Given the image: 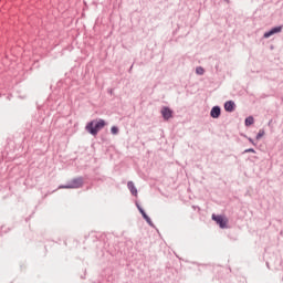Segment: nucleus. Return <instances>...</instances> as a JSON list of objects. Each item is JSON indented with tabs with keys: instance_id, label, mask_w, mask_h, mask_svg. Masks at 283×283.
Wrapping results in <instances>:
<instances>
[{
	"instance_id": "obj_2",
	"label": "nucleus",
	"mask_w": 283,
	"mask_h": 283,
	"mask_svg": "<svg viewBox=\"0 0 283 283\" xmlns=\"http://www.w3.org/2000/svg\"><path fill=\"white\" fill-rule=\"evenodd\" d=\"M80 187H83V178H75L66 186H60V189H80Z\"/></svg>"
},
{
	"instance_id": "obj_9",
	"label": "nucleus",
	"mask_w": 283,
	"mask_h": 283,
	"mask_svg": "<svg viewBox=\"0 0 283 283\" xmlns=\"http://www.w3.org/2000/svg\"><path fill=\"white\" fill-rule=\"evenodd\" d=\"M139 211H140L142 216H143V218H145L146 221L150 224L151 223V219L149 218V216H147V213H145V210L139 208Z\"/></svg>"
},
{
	"instance_id": "obj_4",
	"label": "nucleus",
	"mask_w": 283,
	"mask_h": 283,
	"mask_svg": "<svg viewBox=\"0 0 283 283\" xmlns=\"http://www.w3.org/2000/svg\"><path fill=\"white\" fill-rule=\"evenodd\" d=\"M282 32V27H274L270 31L263 33V36H273V34H280Z\"/></svg>"
},
{
	"instance_id": "obj_7",
	"label": "nucleus",
	"mask_w": 283,
	"mask_h": 283,
	"mask_svg": "<svg viewBox=\"0 0 283 283\" xmlns=\"http://www.w3.org/2000/svg\"><path fill=\"white\" fill-rule=\"evenodd\" d=\"M210 115L212 118H220V106L212 107Z\"/></svg>"
},
{
	"instance_id": "obj_14",
	"label": "nucleus",
	"mask_w": 283,
	"mask_h": 283,
	"mask_svg": "<svg viewBox=\"0 0 283 283\" xmlns=\"http://www.w3.org/2000/svg\"><path fill=\"white\" fill-rule=\"evenodd\" d=\"M249 153L255 154V149L249 148V149H245V150H244V154H249Z\"/></svg>"
},
{
	"instance_id": "obj_1",
	"label": "nucleus",
	"mask_w": 283,
	"mask_h": 283,
	"mask_svg": "<svg viewBox=\"0 0 283 283\" xmlns=\"http://www.w3.org/2000/svg\"><path fill=\"white\" fill-rule=\"evenodd\" d=\"M105 125H107V123H105V119H95V120L90 122L86 125L85 129L92 136H96L98 134V132H101V129H103V127H105Z\"/></svg>"
},
{
	"instance_id": "obj_8",
	"label": "nucleus",
	"mask_w": 283,
	"mask_h": 283,
	"mask_svg": "<svg viewBox=\"0 0 283 283\" xmlns=\"http://www.w3.org/2000/svg\"><path fill=\"white\" fill-rule=\"evenodd\" d=\"M127 187H128L129 191L133 193V196L138 195V190L136 189V186H134V184L132 181H128Z\"/></svg>"
},
{
	"instance_id": "obj_5",
	"label": "nucleus",
	"mask_w": 283,
	"mask_h": 283,
	"mask_svg": "<svg viewBox=\"0 0 283 283\" xmlns=\"http://www.w3.org/2000/svg\"><path fill=\"white\" fill-rule=\"evenodd\" d=\"M161 116L165 118V120H169L174 116V112L169 109V107H164L161 109Z\"/></svg>"
},
{
	"instance_id": "obj_6",
	"label": "nucleus",
	"mask_w": 283,
	"mask_h": 283,
	"mask_svg": "<svg viewBox=\"0 0 283 283\" xmlns=\"http://www.w3.org/2000/svg\"><path fill=\"white\" fill-rule=\"evenodd\" d=\"M224 109L226 112H233L235 109V103L233 101L226 102Z\"/></svg>"
},
{
	"instance_id": "obj_10",
	"label": "nucleus",
	"mask_w": 283,
	"mask_h": 283,
	"mask_svg": "<svg viewBox=\"0 0 283 283\" xmlns=\"http://www.w3.org/2000/svg\"><path fill=\"white\" fill-rule=\"evenodd\" d=\"M253 123H254V119H253L252 116L245 118V125H247V127L253 125Z\"/></svg>"
},
{
	"instance_id": "obj_13",
	"label": "nucleus",
	"mask_w": 283,
	"mask_h": 283,
	"mask_svg": "<svg viewBox=\"0 0 283 283\" xmlns=\"http://www.w3.org/2000/svg\"><path fill=\"white\" fill-rule=\"evenodd\" d=\"M111 132H112V134H113L114 136H116V134H118V127L113 126V127L111 128Z\"/></svg>"
},
{
	"instance_id": "obj_12",
	"label": "nucleus",
	"mask_w": 283,
	"mask_h": 283,
	"mask_svg": "<svg viewBox=\"0 0 283 283\" xmlns=\"http://www.w3.org/2000/svg\"><path fill=\"white\" fill-rule=\"evenodd\" d=\"M264 129H260L258 135H256V140H260V138H262L264 136Z\"/></svg>"
},
{
	"instance_id": "obj_11",
	"label": "nucleus",
	"mask_w": 283,
	"mask_h": 283,
	"mask_svg": "<svg viewBox=\"0 0 283 283\" xmlns=\"http://www.w3.org/2000/svg\"><path fill=\"white\" fill-rule=\"evenodd\" d=\"M196 73L199 74L200 76H202V74H205V69L199 66V67L196 69Z\"/></svg>"
},
{
	"instance_id": "obj_3",
	"label": "nucleus",
	"mask_w": 283,
	"mask_h": 283,
	"mask_svg": "<svg viewBox=\"0 0 283 283\" xmlns=\"http://www.w3.org/2000/svg\"><path fill=\"white\" fill-rule=\"evenodd\" d=\"M212 220L219 224L220 229H227V224H229V219L224 216L212 214Z\"/></svg>"
},
{
	"instance_id": "obj_15",
	"label": "nucleus",
	"mask_w": 283,
	"mask_h": 283,
	"mask_svg": "<svg viewBox=\"0 0 283 283\" xmlns=\"http://www.w3.org/2000/svg\"><path fill=\"white\" fill-rule=\"evenodd\" d=\"M250 143H253V140H252V139H250Z\"/></svg>"
}]
</instances>
